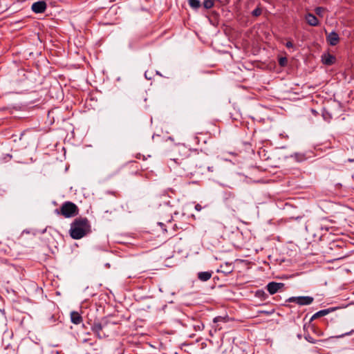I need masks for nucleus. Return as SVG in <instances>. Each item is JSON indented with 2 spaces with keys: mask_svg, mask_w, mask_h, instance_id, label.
Listing matches in <instances>:
<instances>
[{
  "mask_svg": "<svg viewBox=\"0 0 354 354\" xmlns=\"http://www.w3.org/2000/svg\"><path fill=\"white\" fill-rule=\"evenodd\" d=\"M234 270V266L232 263H225L223 265H221L220 269L218 272L223 273L225 276L232 273Z\"/></svg>",
  "mask_w": 354,
  "mask_h": 354,
  "instance_id": "obj_12",
  "label": "nucleus"
},
{
  "mask_svg": "<svg viewBox=\"0 0 354 354\" xmlns=\"http://www.w3.org/2000/svg\"><path fill=\"white\" fill-rule=\"evenodd\" d=\"M212 275V271L200 272L198 273V279L202 281H207L210 279Z\"/></svg>",
  "mask_w": 354,
  "mask_h": 354,
  "instance_id": "obj_15",
  "label": "nucleus"
},
{
  "mask_svg": "<svg viewBox=\"0 0 354 354\" xmlns=\"http://www.w3.org/2000/svg\"><path fill=\"white\" fill-rule=\"evenodd\" d=\"M214 0H204V1H203L204 8L206 9L212 8L214 5Z\"/></svg>",
  "mask_w": 354,
  "mask_h": 354,
  "instance_id": "obj_18",
  "label": "nucleus"
},
{
  "mask_svg": "<svg viewBox=\"0 0 354 354\" xmlns=\"http://www.w3.org/2000/svg\"><path fill=\"white\" fill-rule=\"evenodd\" d=\"M262 13V9L261 7L258 6L257 8H255L252 12V15L253 17H259L261 15Z\"/></svg>",
  "mask_w": 354,
  "mask_h": 354,
  "instance_id": "obj_19",
  "label": "nucleus"
},
{
  "mask_svg": "<svg viewBox=\"0 0 354 354\" xmlns=\"http://www.w3.org/2000/svg\"><path fill=\"white\" fill-rule=\"evenodd\" d=\"M335 309H337V308H329L321 310L317 312L312 316V317L310 319V322H311L312 321H313L315 319L327 315L330 313L335 310Z\"/></svg>",
  "mask_w": 354,
  "mask_h": 354,
  "instance_id": "obj_9",
  "label": "nucleus"
},
{
  "mask_svg": "<svg viewBox=\"0 0 354 354\" xmlns=\"http://www.w3.org/2000/svg\"><path fill=\"white\" fill-rule=\"evenodd\" d=\"M223 319H224L223 317L218 316V317H216L215 318H214L213 321H214V323H216V322L223 321Z\"/></svg>",
  "mask_w": 354,
  "mask_h": 354,
  "instance_id": "obj_23",
  "label": "nucleus"
},
{
  "mask_svg": "<svg viewBox=\"0 0 354 354\" xmlns=\"http://www.w3.org/2000/svg\"><path fill=\"white\" fill-rule=\"evenodd\" d=\"M202 151L184 144H178L172 149V160L183 166V169L196 168L200 162Z\"/></svg>",
  "mask_w": 354,
  "mask_h": 354,
  "instance_id": "obj_1",
  "label": "nucleus"
},
{
  "mask_svg": "<svg viewBox=\"0 0 354 354\" xmlns=\"http://www.w3.org/2000/svg\"><path fill=\"white\" fill-rule=\"evenodd\" d=\"M284 283L277 282H270L267 285V290L270 295H274L280 289L283 288Z\"/></svg>",
  "mask_w": 354,
  "mask_h": 354,
  "instance_id": "obj_6",
  "label": "nucleus"
},
{
  "mask_svg": "<svg viewBox=\"0 0 354 354\" xmlns=\"http://www.w3.org/2000/svg\"><path fill=\"white\" fill-rule=\"evenodd\" d=\"M326 41L329 45L336 46L339 41V35L336 32L333 31L326 36Z\"/></svg>",
  "mask_w": 354,
  "mask_h": 354,
  "instance_id": "obj_8",
  "label": "nucleus"
},
{
  "mask_svg": "<svg viewBox=\"0 0 354 354\" xmlns=\"http://www.w3.org/2000/svg\"><path fill=\"white\" fill-rule=\"evenodd\" d=\"M55 212L65 218H71L78 214L79 209L75 203L66 201L62 205L59 209H57Z\"/></svg>",
  "mask_w": 354,
  "mask_h": 354,
  "instance_id": "obj_4",
  "label": "nucleus"
},
{
  "mask_svg": "<svg viewBox=\"0 0 354 354\" xmlns=\"http://www.w3.org/2000/svg\"><path fill=\"white\" fill-rule=\"evenodd\" d=\"M234 198H235L234 194L231 192H228L225 193V197H224L223 201H224L225 203L227 205H228L230 200L234 199Z\"/></svg>",
  "mask_w": 354,
  "mask_h": 354,
  "instance_id": "obj_16",
  "label": "nucleus"
},
{
  "mask_svg": "<svg viewBox=\"0 0 354 354\" xmlns=\"http://www.w3.org/2000/svg\"><path fill=\"white\" fill-rule=\"evenodd\" d=\"M286 46L287 48H292V47H293V44H292V41H287V42H286Z\"/></svg>",
  "mask_w": 354,
  "mask_h": 354,
  "instance_id": "obj_25",
  "label": "nucleus"
},
{
  "mask_svg": "<svg viewBox=\"0 0 354 354\" xmlns=\"http://www.w3.org/2000/svg\"><path fill=\"white\" fill-rule=\"evenodd\" d=\"M90 232L91 225L86 218H77L71 224L70 235L74 239H80Z\"/></svg>",
  "mask_w": 354,
  "mask_h": 354,
  "instance_id": "obj_3",
  "label": "nucleus"
},
{
  "mask_svg": "<svg viewBox=\"0 0 354 354\" xmlns=\"http://www.w3.org/2000/svg\"><path fill=\"white\" fill-rule=\"evenodd\" d=\"M324 8H322V7H317L315 9V13L320 16V17H322V12H324Z\"/></svg>",
  "mask_w": 354,
  "mask_h": 354,
  "instance_id": "obj_20",
  "label": "nucleus"
},
{
  "mask_svg": "<svg viewBox=\"0 0 354 354\" xmlns=\"http://www.w3.org/2000/svg\"><path fill=\"white\" fill-rule=\"evenodd\" d=\"M90 324L91 331L100 339L109 337L116 332L117 323L113 321L111 317L96 319Z\"/></svg>",
  "mask_w": 354,
  "mask_h": 354,
  "instance_id": "obj_2",
  "label": "nucleus"
},
{
  "mask_svg": "<svg viewBox=\"0 0 354 354\" xmlns=\"http://www.w3.org/2000/svg\"><path fill=\"white\" fill-rule=\"evenodd\" d=\"M202 206L200 204H196L195 205V209L197 211H201L202 209Z\"/></svg>",
  "mask_w": 354,
  "mask_h": 354,
  "instance_id": "obj_26",
  "label": "nucleus"
},
{
  "mask_svg": "<svg viewBox=\"0 0 354 354\" xmlns=\"http://www.w3.org/2000/svg\"><path fill=\"white\" fill-rule=\"evenodd\" d=\"M71 320L75 324H80L82 322V317L79 313L73 311L71 313Z\"/></svg>",
  "mask_w": 354,
  "mask_h": 354,
  "instance_id": "obj_14",
  "label": "nucleus"
},
{
  "mask_svg": "<svg viewBox=\"0 0 354 354\" xmlns=\"http://www.w3.org/2000/svg\"><path fill=\"white\" fill-rule=\"evenodd\" d=\"M24 136V133H22L20 136V138H19V140H21L22 139V137Z\"/></svg>",
  "mask_w": 354,
  "mask_h": 354,
  "instance_id": "obj_28",
  "label": "nucleus"
},
{
  "mask_svg": "<svg viewBox=\"0 0 354 354\" xmlns=\"http://www.w3.org/2000/svg\"><path fill=\"white\" fill-rule=\"evenodd\" d=\"M311 112L315 116H317L318 115V112L315 109H312Z\"/></svg>",
  "mask_w": 354,
  "mask_h": 354,
  "instance_id": "obj_27",
  "label": "nucleus"
},
{
  "mask_svg": "<svg viewBox=\"0 0 354 354\" xmlns=\"http://www.w3.org/2000/svg\"><path fill=\"white\" fill-rule=\"evenodd\" d=\"M288 60L286 57H280L279 59V64L281 66H284L287 64Z\"/></svg>",
  "mask_w": 354,
  "mask_h": 354,
  "instance_id": "obj_21",
  "label": "nucleus"
},
{
  "mask_svg": "<svg viewBox=\"0 0 354 354\" xmlns=\"http://www.w3.org/2000/svg\"><path fill=\"white\" fill-rule=\"evenodd\" d=\"M348 161H349V162H354V159H351V158H350V159H348Z\"/></svg>",
  "mask_w": 354,
  "mask_h": 354,
  "instance_id": "obj_30",
  "label": "nucleus"
},
{
  "mask_svg": "<svg viewBox=\"0 0 354 354\" xmlns=\"http://www.w3.org/2000/svg\"><path fill=\"white\" fill-rule=\"evenodd\" d=\"M298 337H299V339H301V335H298Z\"/></svg>",
  "mask_w": 354,
  "mask_h": 354,
  "instance_id": "obj_31",
  "label": "nucleus"
},
{
  "mask_svg": "<svg viewBox=\"0 0 354 354\" xmlns=\"http://www.w3.org/2000/svg\"><path fill=\"white\" fill-rule=\"evenodd\" d=\"M354 333V330H352L350 332H348V333H346L344 334H342L341 335H338L337 336V337H344L345 335H351V333Z\"/></svg>",
  "mask_w": 354,
  "mask_h": 354,
  "instance_id": "obj_24",
  "label": "nucleus"
},
{
  "mask_svg": "<svg viewBox=\"0 0 354 354\" xmlns=\"http://www.w3.org/2000/svg\"><path fill=\"white\" fill-rule=\"evenodd\" d=\"M190 6L194 9H198L201 7V2L199 0H189Z\"/></svg>",
  "mask_w": 354,
  "mask_h": 354,
  "instance_id": "obj_17",
  "label": "nucleus"
},
{
  "mask_svg": "<svg viewBox=\"0 0 354 354\" xmlns=\"http://www.w3.org/2000/svg\"><path fill=\"white\" fill-rule=\"evenodd\" d=\"M194 139L198 142L199 140H198V137H195Z\"/></svg>",
  "mask_w": 354,
  "mask_h": 354,
  "instance_id": "obj_29",
  "label": "nucleus"
},
{
  "mask_svg": "<svg viewBox=\"0 0 354 354\" xmlns=\"http://www.w3.org/2000/svg\"><path fill=\"white\" fill-rule=\"evenodd\" d=\"M322 61L325 65L330 66L335 62L336 58L330 53H325L322 56Z\"/></svg>",
  "mask_w": 354,
  "mask_h": 354,
  "instance_id": "obj_11",
  "label": "nucleus"
},
{
  "mask_svg": "<svg viewBox=\"0 0 354 354\" xmlns=\"http://www.w3.org/2000/svg\"><path fill=\"white\" fill-rule=\"evenodd\" d=\"M158 224L161 227L164 233H167L171 230L175 231L174 227L176 226V224H173L171 218L167 221V223H164L163 222H158Z\"/></svg>",
  "mask_w": 354,
  "mask_h": 354,
  "instance_id": "obj_10",
  "label": "nucleus"
},
{
  "mask_svg": "<svg viewBox=\"0 0 354 354\" xmlns=\"http://www.w3.org/2000/svg\"><path fill=\"white\" fill-rule=\"evenodd\" d=\"M305 339L308 342H310V343H313V344H315L316 343V340L315 339H313L310 335H305Z\"/></svg>",
  "mask_w": 354,
  "mask_h": 354,
  "instance_id": "obj_22",
  "label": "nucleus"
},
{
  "mask_svg": "<svg viewBox=\"0 0 354 354\" xmlns=\"http://www.w3.org/2000/svg\"><path fill=\"white\" fill-rule=\"evenodd\" d=\"M314 299L310 296L292 297L288 299L289 302H295L300 306L309 305L313 303Z\"/></svg>",
  "mask_w": 354,
  "mask_h": 354,
  "instance_id": "obj_5",
  "label": "nucleus"
},
{
  "mask_svg": "<svg viewBox=\"0 0 354 354\" xmlns=\"http://www.w3.org/2000/svg\"><path fill=\"white\" fill-rule=\"evenodd\" d=\"M305 18L308 25L311 26H317L319 25V20L313 14L308 13Z\"/></svg>",
  "mask_w": 354,
  "mask_h": 354,
  "instance_id": "obj_13",
  "label": "nucleus"
},
{
  "mask_svg": "<svg viewBox=\"0 0 354 354\" xmlns=\"http://www.w3.org/2000/svg\"><path fill=\"white\" fill-rule=\"evenodd\" d=\"M46 3L44 1H39L32 6V10L35 13H43L46 9Z\"/></svg>",
  "mask_w": 354,
  "mask_h": 354,
  "instance_id": "obj_7",
  "label": "nucleus"
}]
</instances>
